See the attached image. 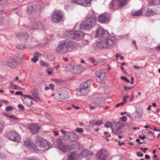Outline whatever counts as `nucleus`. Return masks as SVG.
I'll list each match as a JSON object with an SVG mask.
<instances>
[{
	"instance_id": "obj_7",
	"label": "nucleus",
	"mask_w": 160,
	"mask_h": 160,
	"mask_svg": "<svg viewBox=\"0 0 160 160\" xmlns=\"http://www.w3.org/2000/svg\"><path fill=\"white\" fill-rule=\"evenodd\" d=\"M57 145L58 148L64 152H69L72 148L71 146L64 144L61 140H58L57 141Z\"/></svg>"
},
{
	"instance_id": "obj_12",
	"label": "nucleus",
	"mask_w": 160,
	"mask_h": 160,
	"mask_svg": "<svg viewBox=\"0 0 160 160\" xmlns=\"http://www.w3.org/2000/svg\"><path fill=\"white\" fill-rule=\"evenodd\" d=\"M97 160H106L107 158V154L105 150L101 149L97 154Z\"/></svg>"
},
{
	"instance_id": "obj_1",
	"label": "nucleus",
	"mask_w": 160,
	"mask_h": 160,
	"mask_svg": "<svg viewBox=\"0 0 160 160\" xmlns=\"http://www.w3.org/2000/svg\"><path fill=\"white\" fill-rule=\"evenodd\" d=\"M97 21V18L93 14L88 15L81 23L80 28L89 31L96 25Z\"/></svg>"
},
{
	"instance_id": "obj_17",
	"label": "nucleus",
	"mask_w": 160,
	"mask_h": 160,
	"mask_svg": "<svg viewBox=\"0 0 160 160\" xmlns=\"http://www.w3.org/2000/svg\"><path fill=\"white\" fill-rule=\"evenodd\" d=\"M59 96L60 98L62 99H67L69 97L68 92L65 90L62 91L61 93L59 94Z\"/></svg>"
},
{
	"instance_id": "obj_30",
	"label": "nucleus",
	"mask_w": 160,
	"mask_h": 160,
	"mask_svg": "<svg viewBox=\"0 0 160 160\" xmlns=\"http://www.w3.org/2000/svg\"><path fill=\"white\" fill-rule=\"evenodd\" d=\"M118 2H119L118 6L122 7L126 5L128 0H118Z\"/></svg>"
},
{
	"instance_id": "obj_15",
	"label": "nucleus",
	"mask_w": 160,
	"mask_h": 160,
	"mask_svg": "<svg viewBox=\"0 0 160 160\" xmlns=\"http://www.w3.org/2000/svg\"><path fill=\"white\" fill-rule=\"evenodd\" d=\"M24 145L29 148H32L35 150V145L33 142H31L29 138H27L24 142Z\"/></svg>"
},
{
	"instance_id": "obj_44",
	"label": "nucleus",
	"mask_w": 160,
	"mask_h": 160,
	"mask_svg": "<svg viewBox=\"0 0 160 160\" xmlns=\"http://www.w3.org/2000/svg\"><path fill=\"white\" fill-rule=\"evenodd\" d=\"M11 87L13 89H17L19 88V87L16 85H13L12 84V82L11 83Z\"/></svg>"
},
{
	"instance_id": "obj_56",
	"label": "nucleus",
	"mask_w": 160,
	"mask_h": 160,
	"mask_svg": "<svg viewBox=\"0 0 160 160\" xmlns=\"http://www.w3.org/2000/svg\"><path fill=\"white\" fill-rule=\"evenodd\" d=\"M61 132L63 134L65 135L67 133V132L61 129L60 130Z\"/></svg>"
},
{
	"instance_id": "obj_28",
	"label": "nucleus",
	"mask_w": 160,
	"mask_h": 160,
	"mask_svg": "<svg viewBox=\"0 0 160 160\" xmlns=\"http://www.w3.org/2000/svg\"><path fill=\"white\" fill-rule=\"evenodd\" d=\"M156 14V12L150 9H148L147 10L145 14L147 16H150L151 15H154Z\"/></svg>"
},
{
	"instance_id": "obj_37",
	"label": "nucleus",
	"mask_w": 160,
	"mask_h": 160,
	"mask_svg": "<svg viewBox=\"0 0 160 160\" xmlns=\"http://www.w3.org/2000/svg\"><path fill=\"white\" fill-rule=\"evenodd\" d=\"M136 112V116L137 118H140L143 115L142 112L137 111Z\"/></svg>"
},
{
	"instance_id": "obj_21",
	"label": "nucleus",
	"mask_w": 160,
	"mask_h": 160,
	"mask_svg": "<svg viewBox=\"0 0 160 160\" xmlns=\"http://www.w3.org/2000/svg\"><path fill=\"white\" fill-rule=\"evenodd\" d=\"M105 33L104 30L101 27L99 28L97 30L96 33V37H98L101 36H103Z\"/></svg>"
},
{
	"instance_id": "obj_8",
	"label": "nucleus",
	"mask_w": 160,
	"mask_h": 160,
	"mask_svg": "<svg viewBox=\"0 0 160 160\" xmlns=\"http://www.w3.org/2000/svg\"><path fill=\"white\" fill-rule=\"evenodd\" d=\"M3 65H7L9 67L14 68L18 65V62L17 61L12 57H10L2 62Z\"/></svg>"
},
{
	"instance_id": "obj_4",
	"label": "nucleus",
	"mask_w": 160,
	"mask_h": 160,
	"mask_svg": "<svg viewBox=\"0 0 160 160\" xmlns=\"http://www.w3.org/2000/svg\"><path fill=\"white\" fill-rule=\"evenodd\" d=\"M34 141L36 144L35 149H37L36 147L46 149H48L51 147V144L49 142L38 135H37L35 137Z\"/></svg>"
},
{
	"instance_id": "obj_58",
	"label": "nucleus",
	"mask_w": 160,
	"mask_h": 160,
	"mask_svg": "<svg viewBox=\"0 0 160 160\" xmlns=\"http://www.w3.org/2000/svg\"><path fill=\"white\" fill-rule=\"evenodd\" d=\"M118 142L119 146H121L122 145H123L124 144V143L122 142H121L120 141H118Z\"/></svg>"
},
{
	"instance_id": "obj_24",
	"label": "nucleus",
	"mask_w": 160,
	"mask_h": 160,
	"mask_svg": "<svg viewBox=\"0 0 160 160\" xmlns=\"http://www.w3.org/2000/svg\"><path fill=\"white\" fill-rule=\"evenodd\" d=\"M78 155L75 152H71L68 158V160H76Z\"/></svg>"
},
{
	"instance_id": "obj_16",
	"label": "nucleus",
	"mask_w": 160,
	"mask_h": 160,
	"mask_svg": "<svg viewBox=\"0 0 160 160\" xmlns=\"http://www.w3.org/2000/svg\"><path fill=\"white\" fill-rule=\"evenodd\" d=\"M97 76L101 80H103L106 77V74L105 71L103 70H99L96 72Z\"/></svg>"
},
{
	"instance_id": "obj_14",
	"label": "nucleus",
	"mask_w": 160,
	"mask_h": 160,
	"mask_svg": "<svg viewBox=\"0 0 160 160\" xmlns=\"http://www.w3.org/2000/svg\"><path fill=\"white\" fill-rule=\"evenodd\" d=\"M28 129L32 134H36L38 132L39 130L40 129V127L38 124H30L28 126Z\"/></svg>"
},
{
	"instance_id": "obj_27",
	"label": "nucleus",
	"mask_w": 160,
	"mask_h": 160,
	"mask_svg": "<svg viewBox=\"0 0 160 160\" xmlns=\"http://www.w3.org/2000/svg\"><path fill=\"white\" fill-rule=\"evenodd\" d=\"M42 25L41 22L39 21H38L37 22L34 23L33 24V29L40 28H41Z\"/></svg>"
},
{
	"instance_id": "obj_29",
	"label": "nucleus",
	"mask_w": 160,
	"mask_h": 160,
	"mask_svg": "<svg viewBox=\"0 0 160 160\" xmlns=\"http://www.w3.org/2000/svg\"><path fill=\"white\" fill-rule=\"evenodd\" d=\"M30 98L36 102H38L39 101H41L37 93L33 94L32 97H30Z\"/></svg>"
},
{
	"instance_id": "obj_62",
	"label": "nucleus",
	"mask_w": 160,
	"mask_h": 160,
	"mask_svg": "<svg viewBox=\"0 0 160 160\" xmlns=\"http://www.w3.org/2000/svg\"><path fill=\"white\" fill-rule=\"evenodd\" d=\"M145 158L146 159H149L150 158V156L148 154H146L145 155Z\"/></svg>"
},
{
	"instance_id": "obj_45",
	"label": "nucleus",
	"mask_w": 160,
	"mask_h": 160,
	"mask_svg": "<svg viewBox=\"0 0 160 160\" xmlns=\"http://www.w3.org/2000/svg\"><path fill=\"white\" fill-rule=\"evenodd\" d=\"M90 61L91 62L94 64L95 65H96L98 63V62L97 61L93 59H90Z\"/></svg>"
},
{
	"instance_id": "obj_59",
	"label": "nucleus",
	"mask_w": 160,
	"mask_h": 160,
	"mask_svg": "<svg viewBox=\"0 0 160 160\" xmlns=\"http://www.w3.org/2000/svg\"><path fill=\"white\" fill-rule=\"evenodd\" d=\"M139 138L143 140L146 138V137L145 135H144V136L143 137H142L140 135L139 137Z\"/></svg>"
},
{
	"instance_id": "obj_11",
	"label": "nucleus",
	"mask_w": 160,
	"mask_h": 160,
	"mask_svg": "<svg viewBox=\"0 0 160 160\" xmlns=\"http://www.w3.org/2000/svg\"><path fill=\"white\" fill-rule=\"evenodd\" d=\"M110 14L106 13L100 15L98 17V22L101 23H108L109 21Z\"/></svg>"
},
{
	"instance_id": "obj_34",
	"label": "nucleus",
	"mask_w": 160,
	"mask_h": 160,
	"mask_svg": "<svg viewBox=\"0 0 160 160\" xmlns=\"http://www.w3.org/2000/svg\"><path fill=\"white\" fill-rule=\"evenodd\" d=\"M54 69L52 68H47L46 69V72L48 73L49 75H51Z\"/></svg>"
},
{
	"instance_id": "obj_40",
	"label": "nucleus",
	"mask_w": 160,
	"mask_h": 160,
	"mask_svg": "<svg viewBox=\"0 0 160 160\" xmlns=\"http://www.w3.org/2000/svg\"><path fill=\"white\" fill-rule=\"evenodd\" d=\"M13 109V108L11 106H9L6 107L5 110L7 111H11Z\"/></svg>"
},
{
	"instance_id": "obj_51",
	"label": "nucleus",
	"mask_w": 160,
	"mask_h": 160,
	"mask_svg": "<svg viewBox=\"0 0 160 160\" xmlns=\"http://www.w3.org/2000/svg\"><path fill=\"white\" fill-rule=\"evenodd\" d=\"M148 132L147 130H143L142 131V134L145 136H146L148 134Z\"/></svg>"
},
{
	"instance_id": "obj_32",
	"label": "nucleus",
	"mask_w": 160,
	"mask_h": 160,
	"mask_svg": "<svg viewBox=\"0 0 160 160\" xmlns=\"http://www.w3.org/2000/svg\"><path fill=\"white\" fill-rule=\"evenodd\" d=\"M157 0H149L148 1V4L150 5H155L157 4Z\"/></svg>"
},
{
	"instance_id": "obj_55",
	"label": "nucleus",
	"mask_w": 160,
	"mask_h": 160,
	"mask_svg": "<svg viewBox=\"0 0 160 160\" xmlns=\"http://www.w3.org/2000/svg\"><path fill=\"white\" fill-rule=\"evenodd\" d=\"M133 43L134 44V46L135 47L136 49H138V47H137V45L136 42L135 40H133Z\"/></svg>"
},
{
	"instance_id": "obj_13",
	"label": "nucleus",
	"mask_w": 160,
	"mask_h": 160,
	"mask_svg": "<svg viewBox=\"0 0 160 160\" xmlns=\"http://www.w3.org/2000/svg\"><path fill=\"white\" fill-rule=\"evenodd\" d=\"M72 3L84 7H89L90 6V0H71Z\"/></svg>"
},
{
	"instance_id": "obj_3",
	"label": "nucleus",
	"mask_w": 160,
	"mask_h": 160,
	"mask_svg": "<svg viewBox=\"0 0 160 160\" xmlns=\"http://www.w3.org/2000/svg\"><path fill=\"white\" fill-rule=\"evenodd\" d=\"M115 43V39L113 37H102L98 39L97 42V46L100 48H110L113 46Z\"/></svg>"
},
{
	"instance_id": "obj_2",
	"label": "nucleus",
	"mask_w": 160,
	"mask_h": 160,
	"mask_svg": "<svg viewBox=\"0 0 160 160\" xmlns=\"http://www.w3.org/2000/svg\"><path fill=\"white\" fill-rule=\"evenodd\" d=\"M74 47L73 42L69 41H62L59 42L56 50L58 53L62 54L71 51Z\"/></svg>"
},
{
	"instance_id": "obj_19",
	"label": "nucleus",
	"mask_w": 160,
	"mask_h": 160,
	"mask_svg": "<svg viewBox=\"0 0 160 160\" xmlns=\"http://www.w3.org/2000/svg\"><path fill=\"white\" fill-rule=\"evenodd\" d=\"M78 67H79V65L74 67L70 64H67L65 67V69L66 71L75 72V70Z\"/></svg>"
},
{
	"instance_id": "obj_25",
	"label": "nucleus",
	"mask_w": 160,
	"mask_h": 160,
	"mask_svg": "<svg viewBox=\"0 0 160 160\" xmlns=\"http://www.w3.org/2000/svg\"><path fill=\"white\" fill-rule=\"evenodd\" d=\"M92 153H90L89 151L85 149L82 151L80 153V155H82L83 157H86L89 155H92Z\"/></svg>"
},
{
	"instance_id": "obj_41",
	"label": "nucleus",
	"mask_w": 160,
	"mask_h": 160,
	"mask_svg": "<svg viewBox=\"0 0 160 160\" xmlns=\"http://www.w3.org/2000/svg\"><path fill=\"white\" fill-rule=\"evenodd\" d=\"M5 116L6 117H8L9 118H13L15 120H17L18 119V118L16 117L14 115H8V114H5Z\"/></svg>"
},
{
	"instance_id": "obj_57",
	"label": "nucleus",
	"mask_w": 160,
	"mask_h": 160,
	"mask_svg": "<svg viewBox=\"0 0 160 160\" xmlns=\"http://www.w3.org/2000/svg\"><path fill=\"white\" fill-rule=\"evenodd\" d=\"M141 149L145 153L146 151L148 150V148H145L143 149L142 148H141Z\"/></svg>"
},
{
	"instance_id": "obj_10",
	"label": "nucleus",
	"mask_w": 160,
	"mask_h": 160,
	"mask_svg": "<svg viewBox=\"0 0 160 160\" xmlns=\"http://www.w3.org/2000/svg\"><path fill=\"white\" fill-rule=\"evenodd\" d=\"M8 138L14 142H18L20 140V138L18 134L13 131L9 132L8 133Z\"/></svg>"
},
{
	"instance_id": "obj_61",
	"label": "nucleus",
	"mask_w": 160,
	"mask_h": 160,
	"mask_svg": "<svg viewBox=\"0 0 160 160\" xmlns=\"http://www.w3.org/2000/svg\"><path fill=\"white\" fill-rule=\"evenodd\" d=\"M15 94L16 95L20 94V95H22V92H15Z\"/></svg>"
},
{
	"instance_id": "obj_9",
	"label": "nucleus",
	"mask_w": 160,
	"mask_h": 160,
	"mask_svg": "<svg viewBox=\"0 0 160 160\" xmlns=\"http://www.w3.org/2000/svg\"><path fill=\"white\" fill-rule=\"evenodd\" d=\"M83 32L80 31H70L68 32V37L76 40H79L82 38Z\"/></svg>"
},
{
	"instance_id": "obj_20",
	"label": "nucleus",
	"mask_w": 160,
	"mask_h": 160,
	"mask_svg": "<svg viewBox=\"0 0 160 160\" xmlns=\"http://www.w3.org/2000/svg\"><path fill=\"white\" fill-rule=\"evenodd\" d=\"M69 139L72 141H75L78 138L77 135L73 132L68 133Z\"/></svg>"
},
{
	"instance_id": "obj_54",
	"label": "nucleus",
	"mask_w": 160,
	"mask_h": 160,
	"mask_svg": "<svg viewBox=\"0 0 160 160\" xmlns=\"http://www.w3.org/2000/svg\"><path fill=\"white\" fill-rule=\"evenodd\" d=\"M3 129V125L0 122V133L2 132Z\"/></svg>"
},
{
	"instance_id": "obj_50",
	"label": "nucleus",
	"mask_w": 160,
	"mask_h": 160,
	"mask_svg": "<svg viewBox=\"0 0 160 160\" xmlns=\"http://www.w3.org/2000/svg\"><path fill=\"white\" fill-rule=\"evenodd\" d=\"M48 86L50 88V89H51L52 90H53L54 89V85L53 84H49Z\"/></svg>"
},
{
	"instance_id": "obj_48",
	"label": "nucleus",
	"mask_w": 160,
	"mask_h": 160,
	"mask_svg": "<svg viewBox=\"0 0 160 160\" xmlns=\"http://www.w3.org/2000/svg\"><path fill=\"white\" fill-rule=\"evenodd\" d=\"M137 155L139 157H142L143 154L140 152H138L136 153Z\"/></svg>"
},
{
	"instance_id": "obj_43",
	"label": "nucleus",
	"mask_w": 160,
	"mask_h": 160,
	"mask_svg": "<svg viewBox=\"0 0 160 160\" xmlns=\"http://www.w3.org/2000/svg\"><path fill=\"white\" fill-rule=\"evenodd\" d=\"M121 78L122 80H124L125 82H127L128 83L130 82V80L129 79H128L126 77H122Z\"/></svg>"
},
{
	"instance_id": "obj_22",
	"label": "nucleus",
	"mask_w": 160,
	"mask_h": 160,
	"mask_svg": "<svg viewBox=\"0 0 160 160\" xmlns=\"http://www.w3.org/2000/svg\"><path fill=\"white\" fill-rule=\"evenodd\" d=\"M28 97V98H25L23 101V102L24 104H26L27 106H30L32 105V99L30 98V96H27Z\"/></svg>"
},
{
	"instance_id": "obj_49",
	"label": "nucleus",
	"mask_w": 160,
	"mask_h": 160,
	"mask_svg": "<svg viewBox=\"0 0 160 160\" xmlns=\"http://www.w3.org/2000/svg\"><path fill=\"white\" fill-rule=\"evenodd\" d=\"M132 87H127L126 86H124V90L125 91H129L132 88Z\"/></svg>"
},
{
	"instance_id": "obj_52",
	"label": "nucleus",
	"mask_w": 160,
	"mask_h": 160,
	"mask_svg": "<svg viewBox=\"0 0 160 160\" xmlns=\"http://www.w3.org/2000/svg\"><path fill=\"white\" fill-rule=\"evenodd\" d=\"M126 98H128V96H124L123 97V102H124V103L126 102L127 101V99H126Z\"/></svg>"
},
{
	"instance_id": "obj_26",
	"label": "nucleus",
	"mask_w": 160,
	"mask_h": 160,
	"mask_svg": "<svg viewBox=\"0 0 160 160\" xmlns=\"http://www.w3.org/2000/svg\"><path fill=\"white\" fill-rule=\"evenodd\" d=\"M142 11L140 9L137 11L132 12V14L133 16H139L142 15Z\"/></svg>"
},
{
	"instance_id": "obj_46",
	"label": "nucleus",
	"mask_w": 160,
	"mask_h": 160,
	"mask_svg": "<svg viewBox=\"0 0 160 160\" xmlns=\"http://www.w3.org/2000/svg\"><path fill=\"white\" fill-rule=\"evenodd\" d=\"M111 125V123L110 122H107L105 125L104 127L107 128L110 127Z\"/></svg>"
},
{
	"instance_id": "obj_63",
	"label": "nucleus",
	"mask_w": 160,
	"mask_h": 160,
	"mask_svg": "<svg viewBox=\"0 0 160 160\" xmlns=\"http://www.w3.org/2000/svg\"><path fill=\"white\" fill-rule=\"evenodd\" d=\"M53 132L54 133V134L55 136H57L58 135V131H53Z\"/></svg>"
},
{
	"instance_id": "obj_6",
	"label": "nucleus",
	"mask_w": 160,
	"mask_h": 160,
	"mask_svg": "<svg viewBox=\"0 0 160 160\" xmlns=\"http://www.w3.org/2000/svg\"><path fill=\"white\" fill-rule=\"evenodd\" d=\"M64 17L62 12L60 10H55L52 15V20L54 22L58 23L61 22Z\"/></svg>"
},
{
	"instance_id": "obj_60",
	"label": "nucleus",
	"mask_w": 160,
	"mask_h": 160,
	"mask_svg": "<svg viewBox=\"0 0 160 160\" xmlns=\"http://www.w3.org/2000/svg\"><path fill=\"white\" fill-rule=\"evenodd\" d=\"M153 132L151 131H148V134H150L151 136H153Z\"/></svg>"
},
{
	"instance_id": "obj_38",
	"label": "nucleus",
	"mask_w": 160,
	"mask_h": 160,
	"mask_svg": "<svg viewBox=\"0 0 160 160\" xmlns=\"http://www.w3.org/2000/svg\"><path fill=\"white\" fill-rule=\"evenodd\" d=\"M75 131L78 132L82 133L83 132V130L82 128H77L75 129Z\"/></svg>"
},
{
	"instance_id": "obj_64",
	"label": "nucleus",
	"mask_w": 160,
	"mask_h": 160,
	"mask_svg": "<svg viewBox=\"0 0 160 160\" xmlns=\"http://www.w3.org/2000/svg\"><path fill=\"white\" fill-rule=\"evenodd\" d=\"M72 106L75 109H79V107L75 106L74 105H72Z\"/></svg>"
},
{
	"instance_id": "obj_5",
	"label": "nucleus",
	"mask_w": 160,
	"mask_h": 160,
	"mask_svg": "<svg viewBox=\"0 0 160 160\" xmlns=\"http://www.w3.org/2000/svg\"><path fill=\"white\" fill-rule=\"evenodd\" d=\"M91 81L88 80L82 82L79 86V90L77 92L78 96H85L89 91V87L91 86Z\"/></svg>"
},
{
	"instance_id": "obj_47",
	"label": "nucleus",
	"mask_w": 160,
	"mask_h": 160,
	"mask_svg": "<svg viewBox=\"0 0 160 160\" xmlns=\"http://www.w3.org/2000/svg\"><path fill=\"white\" fill-rule=\"evenodd\" d=\"M127 119V118L125 116H123L120 118V120L123 122H126Z\"/></svg>"
},
{
	"instance_id": "obj_42",
	"label": "nucleus",
	"mask_w": 160,
	"mask_h": 160,
	"mask_svg": "<svg viewBox=\"0 0 160 160\" xmlns=\"http://www.w3.org/2000/svg\"><path fill=\"white\" fill-rule=\"evenodd\" d=\"M146 138L149 140H152L154 139V137L153 136H152L150 134H147L146 136Z\"/></svg>"
},
{
	"instance_id": "obj_31",
	"label": "nucleus",
	"mask_w": 160,
	"mask_h": 160,
	"mask_svg": "<svg viewBox=\"0 0 160 160\" xmlns=\"http://www.w3.org/2000/svg\"><path fill=\"white\" fill-rule=\"evenodd\" d=\"M40 65L42 67H45L47 68L49 67L48 63L43 61L41 60L40 61Z\"/></svg>"
},
{
	"instance_id": "obj_39",
	"label": "nucleus",
	"mask_w": 160,
	"mask_h": 160,
	"mask_svg": "<svg viewBox=\"0 0 160 160\" xmlns=\"http://www.w3.org/2000/svg\"><path fill=\"white\" fill-rule=\"evenodd\" d=\"M18 108L19 109L22 111H23L24 110V106L21 104H19L18 105Z\"/></svg>"
},
{
	"instance_id": "obj_23",
	"label": "nucleus",
	"mask_w": 160,
	"mask_h": 160,
	"mask_svg": "<svg viewBox=\"0 0 160 160\" xmlns=\"http://www.w3.org/2000/svg\"><path fill=\"white\" fill-rule=\"evenodd\" d=\"M82 38L83 39V42L85 44H88L91 40L90 36L86 34H83Z\"/></svg>"
},
{
	"instance_id": "obj_53",
	"label": "nucleus",
	"mask_w": 160,
	"mask_h": 160,
	"mask_svg": "<svg viewBox=\"0 0 160 160\" xmlns=\"http://www.w3.org/2000/svg\"><path fill=\"white\" fill-rule=\"evenodd\" d=\"M124 104V102H122L120 103H119L117 104L116 106V107H119L120 105L123 106Z\"/></svg>"
},
{
	"instance_id": "obj_18",
	"label": "nucleus",
	"mask_w": 160,
	"mask_h": 160,
	"mask_svg": "<svg viewBox=\"0 0 160 160\" xmlns=\"http://www.w3.org/2000/svg\"><path fill=\"white\" fill-rule=\"evenodd\" d=\"M18 38L20 40H26L29 38L28 35L26 32H21L18 36Z\"/></svg>"
},
{
	"instance_id": "obj_35",
	"label": "nucleus",
	"mask_w": 160,
	"mask_h": 160,
	"mask_svg": "<svg viewBox=\"0 0 160 160\" xmlns=\"http://www.w3.org/2000/svg\"><path fill=\"white\" fill-rule=\"evenodd\" d=\"M93 122L94 125L98 126L101 124L102 123V121L101 120H95L93 121Z\"/></svg>"
},
{
	"instance_id": "obj_36",
	"label": "nucleus",
	"mask_w": 160,
	"mask_h": 160,
	"mask_svg": "<svg viewBox=\"0 0 160 160\" xmlns=\"http://www.w3.org/2000/svg\"><path fill=\"white\" fill-rule=\"evenodd\" d=\"M18 48L20 49H23L26 48V46L24 44H20L18 45L17 46Z\"/></svg>"
},
{
	"instance_id": "obj_33",
	"label": "nucleus",
	"mask_w": 160,
	"mask_h": 160,
	"mask_svg": "<svg viewBox=\"0 0 160 160\" xmlns=\"http://www.w3.org/2000/svg\"><path fill=\"white\" fill-rule=\"evenodd\" d=\"M35 54V55L31 59L32 61L34 63H36L38 60V56L37 55V54H38V53H36Z\"/></svg>"
}]
</instances>
